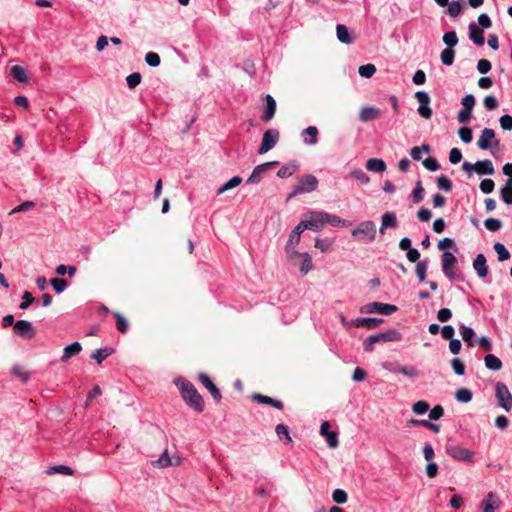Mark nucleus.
<instances>
[{
	"mask_svg": "<svg viewBox=\"0 0 512 512\" xmlns=\"http://www.w3.org/2000/svg\"><path fill=\"white\" fill-rule=\"evenodd\" d=\"M175 384L178 386L183 400L190 408L198 413L204 411V399L190 381L178 379L175 381Z\"/></svg>",
	"mask_w": 512,
	"mask_h": 512,
	"instance_id": "obj_1",
	"label": "nucleus"
},
{
	"mask_svg": "<svg viewBox=\"0 0 512 512\" xmlns=\"http://www.w3.org/2000/svg\"><path fill=\"white\" fill-rule=\"evenodd\" d=\"M402 338V334L398 330L390 329L367 337L363 342V349L365 352H372L376 343L398 342Z\"/></svg>",
	"mask_w": 512,
	"mask_h": 512,
	"instance_id": "obj_2",
	"label": "nucleus"
},
{
	"mask_svg": "<svg viewBox=\"0 0 512 512\" xmlns=\"http://www.w3.org/2000/svg\"><path fill=\"white\" fill-rule=\"evenodd\" d=\"M317 187L318 179L312 174H305L298 179L297 184L294 185L292 191L289 193L287 200L300 194L313 192Z\"/></svg>",
	"mask_w": 512,
	"mask_h": 512,
	"instance_id": "obj_3",
	"label": "nucleus"
},
{
	"mask_svg": "<svg viewBox=\"0 0 512 512\" xmlns=\"http://www.w3.org/2000/svg\"><path fill=\"white\" fill-rule=\"evenodd\" d=\"M351 234L360 241L372 242L376 237V225L370 220L363 221L352 230Z\"/></svg>",
	"mask_w": 512,
	"mask_h": 512,
	"instance_id": "obj_4",
	"label": "nucleus"
},
{
	"mask_svg": "<svg viewBox=\"0 0 512 512\" xmlns=\"http://www.w3.org/2000/svg\"><path fill=\"white\" fill-rule=\"evenodd\" d=\"M307 219L299 222L300 227L305 230H312L314 232L321 231L324 224L323 211H311L305 215Z\"/></svg>",
	"mask_w": 512,
	"mask_h": 512,
	"instance_id": "obj_5",
	"label": "nucleus"
},
{
	"mask_svg": "<svg viewBox=\"0 0 512 512\" xmlns=\"http://www.w3.org/2000/svg\"><path fill=\"white\" fill-rule=\"evenodd\" d=\"M495 397L498 406L503 408L506 412L512 410V394L505 383L497 382L495 384Z\"/></svg>",
	"mask_w": 512,
	"mask_h": 512,
	"instance_id": "obj_6",
	"label": "nucleus"
},
{
	"mask_svg": "<svg viewBox=\"0 0 512 512\" xmlns=\"http://www.w3.org/2000/svg\"><path fill=\"white\" fill-rule=\"evenodd\" d=\"M397 310V306L382 302H371L360 308V312L364 314L379 313L382 315H391Z\"/></svg>",
	"mask_w": 512,
	"mask_h": 512,
	"instance_id": "obj_7",
	"label": "nucleus"
},
{
	"mask_svg": "<svg viewBox=\"0 0 512 512\" xmlns=\"http://www.w3.org/2000/svg\"><path fill=\"white\" fill-rule=\"evenodd\" d=\"M446 453L457 461L471 463L474 460V452L459 445H447Z\"/></svg>",
	"mask_w": 512,
	"mask_h": 512,
	"instance_id": "obj_8",
	"label": "nucleus"
},
{
	"mask_svg": "<svg viewBox=\"0 0 512 512\" xmlns=\"http://www.w3.org/2000/svg\"><path fill=\"white\" fill-rule=\"evenodd\" d=\"M457 263L456 256L449 252L444 251L441 255V265L442 271L444 275L451 281L457 279L456 273L454 271V266Z\"/></svg>",
	"mask_w": 512,
	"mask_h": 512,
	"instance_id": "obj_9",
	"label": "nucleus"
},
{
	"mask_svg": "<svg viewBox=\"0 0 512 512\" xmlns=\"http://www.w3.org/2000/svg\"><path fill=\"white\" fill-rule=\"evenodd\" d=\"M279 140V131L276 129H268L264 132L261 145L258 149L259 154H265L277 144Z\"/></svg>",
	"mask_w": 512,
	"mask_h": 512,
	"instance_id": "obj_10",
	"label": "nucleus"
},
{
	"mask_svg": "<svg viewBox=\"0 0 512 512\" xmlns=\"http://www.w3.org/2000/svg\"><path fill=\"white\" fill-rule=\"evenodd\" d=\"M500 141L495 139V132L491 128H484L481 132V135L477 141V146L481 150H488L492 146L499 147Z\"/></svg>",
	"mask_w": 512,
	"mask_h": 512,
	"instance_id": "obj_11",
	"label": "nucleus"
},
{
	"mask_svg": "<svg viewBox=\"0 0 512 512\" xmlns=\"http://www.w3.org/2000/svg\"><path fill=\"white\" fill-rule=\"evenodd\" d=\"M13 331L16 335L24 339H32L36 335V330L32 323L27 320H18L14 324Z\"/></svg>",
	"mask_w": 512,
	"mask_h": 512,
	"instance_id": "obj_12",
	"label": "nucleus"
},
{
	"mask_svg": "<svg viewBox=\"0 0 512 512\" xmlns=\"http://www.w3.org/2000/svg\"><path fill=\"white\" fill-rule=\"evenodd\" d=\"M278 164H279L278 161H271V162H266V163L257 165L253 169V171L250 174V176L247 178L246 183L247 184H257V183H259L261 181V179H262L263 174L266 173L272 166H276Z\"/></svg>",
	"mask_w": 512,
	"mask_h": 512,
	"instance_id": "obj_13",
	"label": "nucleus"
},
{
	"mask_svg": "<svg viewBox=\"0 0 512 512\" xmlns=\"http://www.w3.org/2000/svg\"><path fill=\"white\" fill-rule=\"evenodd\" d=\"M501 505L499 496L493 492L488 493L481 501L482 512H495Z\"/></svg>",
	"mask_w": 512,
	"mask_h": 512,
	"instance_id": "obj_14",
	"label": "nucleus"
},
{
	"mask_svg": "<svg viewBox=\"0 0 512 512\" xmlns=\"http://www.w3.org/2000/svg\"><path fill=\"white\" fill-rule=\"evenodd\" d=\"M330 424L324 421L320 426V434L326 438L327 445L330 448H336L339 445L338 435L334 431H330Z\"/></svg>",
	"mask_w": 512,
	"mask_h": 512,
	"instance_id": "obj_15",
	"label": "nucleus"
},
{
	"mask_svg": "<svg viewBox=\"0 0 512 512\" xmlns=\"http://www.w3.org/2000/svg\"><path fill=\"white\" fill-rule=\"evenodd\" d=\"M472 265L479 278H485L488 275L487 260L483 253L476 255Z\"/></svg>",
	"mask_w": 512,
	"mask_h": 512,
	"instance_id": "obj_16",
	"label": "nucleus"
},
{
	"mask_svg": "<svg viewBox=\"0 0 512 512\" xmlns=\"http://www.w3.org/2000/svg\"><path fill=\"white\" fill-rule=\"evenodd\" d=\"M199 381L205 386V388L210 392L211 396L214 398L216 402H219L222 398L220 390L213 383V381L209 378L208 375L201 373L199 375Z\"/></svg>",
	"mask_w": 512,
	"mask_h": 512,
	"instance_id": "obj_17",
	"label": "nucleus"
},
{
	"mask_svg": "<svg viewBox=\"0 0 512 512\" xmlns=\"http://www.w3.org/2000/svg\"><path fill=\"white\" fill-rule=\"evenodd\" d=\"M469 38L477 46H483L485 43L484 32L476 23L472 22L468 26Z\"/></svg>",
	"mask_w": 512,
	"mask_h": 512,
	"instance_id": "obj_18",
	"label": "nucleus"
},
{
	"mask_svg": "<svg viewBox=\"0 0 512 512\" xmlns=\"http://www.w3.org/2000/svg\"><path fill=\"white\" fill-rule=\"evenodd\" d=\"M383 322L384 320L382 318H356L351 321V324L354 327H364L372 330L377 328Z\"/></svg>",
	"mask_w": 512,
	"mask_h": 512,
	"instance_id": "obj_19",
	"label": "nucleus"
},
{
	"mask_svg": "<svg viewBox=\"0 0 512 512\" xmlns=\"http://www.w3.org/2000/svg\"><path fill=\"white\" fill-rule=\"evenodd\" d=\"M252 399L254 401H256L257 403H260V404H265V405H270L276 409H283L284 407V404L282 401L280 400H277V399H273L269 396H266V395H262L260 393H255L252 395Z\"/></svg>",
	"mask_w": 512,
	"mask_h": 512,
	"instance_id": "obj_20",
	"label": "nucleus"
},
{
	"mask_svg": "<svg viewBox=\"0 0 512 512\" xmlns=\"http://www.w3.org/2000/svg\"><path fill=\"white\" fill-rule=\"evenodd\" d=\"M265 102H266V107H265V111L262 115V120L264 122H269L275 115L276 101L270 94H267L265 96Z\"/></svg>",
	"mask_w": 512,
	"mask_h": 512,
	"instance_id": "obj_21",
	"label": "nucleus"
},
{
	"mask_svg": "<svg viewBox=\"0 0 512 512\" xmlns=\"http://www.w3.org/2000/svg\"><path fill=\"white\" fill-rule=\"evenodd\" d=\"M318 129L315 126H309L301 132L303 142L306 145H315L318 142Z\"/></svg>",
	"mask_w": 512,
	"mask_h": 512,
	"instance_id": "obj_22",
	"label": "nucleus"
},
{
	"mask_svg": "<svg viewBox=\"0 0 512 512\" xmlns=\"http://www.w3.org/2000/svg\"><path fill=\"white\" fill-rule=\"evenodd\" d=\"M81 350L82 346L77 341L67 345L63 350L61 362H67L71 357L78 355L81 352Z\"/></svg>",
	"mask_w": 512,
	"mask_h": 512,
	"instance_id": "obj_23",
	"label": "nucleus"
},
{
	"mask_svg": "<svg viewBox=\"0 0 512 512\" xmlns=\"http://www.w3.org/2000/svg\"><path fill=\"white\" fill-rule=\"evenodd\" d=\"M299 169V163L296 160H292L283 165L277 172V176L280 178H288L292 176Z\"/></svg>",
	"mask_w": 512,
	"mask_h": 512,
	"instance_id": "obj_24",
	"label": "nucleus"
},
{
	"mask_svg": "<svg viewBox=\"0 0 512 512\" xmlns=\"http://www.w3.org/2000/svg\"><path fill=\"white\" fill-rule=\"evenodd\" d=\"M475 172L478 175H492V174H494L495 170H494V166H493L491 160L486 159V160L476 162Z\"/></svg>",
	"mask_w": 512,
	"mask_h": 512,
	"instance_id": "obj_25",
	"label": "nucleus"
},
{
	"mask_svg": "<svg viewBox=\"0 0 512 512\" xmlns=\"http://www.w3.org/2000/svg\"><path fill=\"white\" fill-rule=\"evenodd\" d=\"M380 115L379 109L375 107H364L361 109L359 114V120L361 122H368L377 118Z\"/></svg>",
	"mask_w": 512,
	"mask_h": 512,
	"instance_id": "obj_26",
	"label": "nucleus"
},
{
	"mask_svg": "<svg viewBox=\"0 0 512 512\" xmlns=\"http://www.w3.org/2000/svg\"><path fill=\"white\" fill-rule=\"evenodd\" d=\"M366 169L371 172L381 173L386 170V164L382 159L371 158L366 162Z\"/></svg>",
	"mask_w": 512,
	"mask_h": 512,
	"instance_id": "obj_27",
	"label": "nucleus"
},
{
	"mask_svg": "<svg viewBox=\"0 0 512 512\" xmlns=\"http://www.w3.org/2000/svg\"><path fill=\"white\" fill-rule=\"evenodd\" d=\"M337 38L341 43L351 44L353 37L350 35L348 28L343 24H337L336 26Z\"/></svg>",
	"mask_w": 512,
	"mask_h": 512,
	"instance_id": "obj_28",
	"label": "nucleus"
},
{
	"mask_svg": "<svg viewBox=\"0 0 512 512\" xmlns=\"http://www.w3.org/2000/svg\"><path fill=\"white\" fill-rule=\"evenodd\" d=\"M484 363L486 368L492 371H499L502 368V361L494 354H487Z\"/></svg>",
	"mask_w": 512,
	"mask_h": 512,
	"instance_id": "obj_29",
	"label": "nucleus"
},
{
	"mask_svg": "<svg viewBox=\"0 0 512 512\" xmlns=\"http://www.w3.org/2000/svg\"><path fill=\"white\" fill-rule=\"evenodd\" d=\"M409 426H422V428H427L434 433H438L440 431V426L438 424L432 423L428 420H418L411 419L408 421Z\"/></svg>",
	"mask_w": 512,
	"mask_h": 512,
	"instance_id": "obj_30",
	"label": "nucleus"
},
{
	"mask_svg": "<svg viewBox=\"0 0 512 512\" xmlns=\"http://www.w3.org/2000/svg\"><path fill=\"white\" fill-rule=\"evenodd\" d=\"M500 196L504 203L507 205L512 204V178H509L504 187L500 190Z\"/></svg>",
	"mask_w": 512,
	"mask_h": 512,
	"instance_id": "obj_31",
	"label": "nucleus"
},
{
	"mask_svg": "<svg viewBox=\"0 0 512 512\" xmlns=\"http://www.w3.org/2000/svg\"><path fill=\"white\" fill-rule=\"evenodd\" d=\"M460 334L462 336V339L464 342H466L469 346H474L475 341L473 340V337L475 335L474 329L466 326L464 324L460 325Z\"/></svg>",
	"mask_w": 512,
	"mask_h": 512,
	"instance_id": "obj_32",
	"label": "nucleus"
},
{
	"mask_svg": "<svg viewBox=\"0 0 512 512\" xmlns=\"http://www.w3.org/2000/svg\"><path fill=\"white\" fill-rule=\"evenodd\" d=\"M303 232L304 230L300 227V224L298 223L290 232L286 246H296L300 242L301 234Z\"/></svg>",
	"mask_w": 512,
	"mask_h": 512,
	"instance_id": "obj_33",
	"label": "nucleus"
},
{
	"mask_svg": "<svg viewBox=\"0 0 512 512\" xmlns=\"http://www.w3.org/2000/svg\"><path fill=\"white\" fill-rule=\"evenodd\" d=\"M428 264H429L428 259L418 261L416 264L415 273L420 282H424L426 280Z\"/></svg>",
	"mask_w": 512,
	"mask_h": 512,
	"instance_id": "obj_34",
	"label": "nucleus"
},
{
	"mask_svg": "<svg viewBox=\"0 0 512 512\" xmlns=\"http://www.w3.org/2000/svg\"><path fill=\"white\" fill-rule=\"evenodd\" d=\"M11 76L18 82L25 83L27 81L26 70L20 65H14L10 69Z\"/></svg>",
	"mask_w": 512,
	"mask_h": 512,
	"instance_id": "obj_35",
	"label": "nucleus"
},
{
	"mask_svg": "<svg viewBox=\"0 0 512 512\" xmlns=\"http://www.w3.org/2000/svg\"><path fill=\"white\" fill-rule=\"evenodd\" d=\"M413 203L418 204L424 199V188L422 186V182L418 180L415 184V187L410 195Z\"/></svg>",
	"mask_w": 512,
	"mask_h": 512,
	"instance_id": "obj_36",
	"label": "nucleus"
},
{
	"mask_svg": "<svg viewBox=\"0 0 512 512\" xmlns=\"http://www.w3.org/2000/svg\"><path fill=\"white\" fill-rule=\"evenodd\" d=\"M113 352V349L105 347L99 348L92 352L91 358L95 359L99 364H101L108 356H110Z\"/></svg>",
	"mask_w": 512,
	"mask_h": 512,
	"instance_id": "obj_37",
	"label": "nucleus"
},
{
	"mask_svg": "<svg viewBox=\"0 0 512 512\" xmlns=\"http://www.w3.org/2000/svg\"><path fill=\"white\" fill-rule=\"evenodd\" d=\"M242 183V178L240 176H234L229 179L226 183H224L221 187H219L217 191V195H220L230 189H233Z\"/></svg>",
	"mask_w": 512,
	"mask_h": 512,
	"instance_id": "obj_38",
	"label": "nucleus"
},
{
	"mask_svg": "<svg viewBox=\"0 0 512 512\" xmlns=\"http://www.w3.org/2000/svg\"><path fill=\"white\" fill-rule=\"evenodd\" d=\"M301 258L302 263L300 266V272L302 275H306L308 274L309 271L313 269L312 258L307 252L302 253Z\"/></svg>",
	"mask_w": 512,
	"mask_h": 512,
	"instance_id": "obj_39",
	"label": "nucleus"
},
{
	"mask_svg": "<svg viewBox=\"0 0 512 512\" xmlns=\"http://www.w3.org/2000/svg\"><path fill=\"white\" fill-rule=\"evenodd\" d=\"M498 256V261L503 262L510 258V252L506 249L504 244L496 242L493 246Z\"/></svg>",
	"mask_w": 512,
	"mask_h": 512,
	"instance_id": "obj_40",
	"label": "nucleus"
},
{
	"mask_svg": "<svg viewBox=\"0 0 512 512\" xmlns=\"http://www.w3.org/2000/svg\"><path fill=\"white\" fill-rule=\"evenodd\" d=\"M442 40L447 48H453L458 44V36L455 31H448L444 33Z\"/></svg>",
	"mask_w": 512,
	"mask_h": 512,
	"instance_id": "obj_41",
	"label": "nucleus"
},
{
	"mask_svg": "<svg viewBox=\"0 0 512 512\" xmlns=\"http://www.w3.org/2000/svg\"><path fill=\"white\" fill-rule=\"evenodd\" d=\"M455 51L453 48H445L440 55L441 62L445 66H451L454 63Z\"/></svg>",
	"mask_w": 512,
	"mask_h": 512,
	"instance_id": "obj_42",
	"label": "nucleus"
},
{
	"mask_svg": "<svg viewBox=\"0 0 512 512\" xmlns=\"http://www.w3.org/2000/svg\"><path fill=\"white\" fill-rule=\"evenodd\" d=\"M472 392L468 388H460L455 393V398L460 403H468L472 400Z\"/></svg>",
	"mask_w": 512,
	"mask_h": 512,
	"instance_id": "obj_43",
	"label": "nucleus"
},
{
	"mask_svg": "<svg viewBox=\"0 0 512 512\" xmlns=\"http://www.w3.org/2000/svg\"><path fill=\"white\" fill-rule=\"evenodd\" d=\"M349 176L354 180L358 181L359 183H361L362 185H366L370 181L369 176L361 169L352 170L349 173Z\"/></svg>",
	"mask_w": 512,
	"mask_h": 512,
	"instance_id": "obj_44",
	"label": "nucleus"
},
{
	"mask_svg": "<svg viewBox=\"0 0 512 512\" xmlns=\"http://www.w3.org/2000/svg\"><path fill=\"white\" fill-rule=\"evenodd\" d=\"M324 224H330L332 226H344L345 220L337 215H332L323 211Z\"/></svg>",
	"mask_w": 512,
	"mask_h": 512,
	"instance_id": "obj_45",
	"label": "nucleus"
},
{
	"mask_svg": "<svg viewBox=\"0 0 512 512\" xmlns=\"http://www.w3.org/2000/svg\"><path fill=\"white\" fill-rule=\"evenodd\" d=\"M382 223L384 227L395 228L398 225L395 213L386 212L382 215Z\"/></svg>",
	"mask_w": 512,
	"mask_h": 512,
	"instance_id": "obj_46",
	"label": "nucleus"
},
{
	"mask_svg": "<svg viewBox=\"0 0 512 512\" xmlns=\"http://www.w3.org/2000/svg\"><path fill=\"white\" fill-rule=\"evenodd\" d=\"M275 432L280 440L285 439L287 442H292L290 437L289 427L285 424H278L275 428Z\"/></svg>",
	"mask_w": 512,
	"mask_h": 512,
	"instance_id": "obj_47",
	"label": "nucleus"
},
{
	"mask_svg": "<svg viewBox=\"0 0 512 512\" xmlns=\"http://www.w3.org/2000/svg\"><path fill=\"white\" fill-rule=\"evenodd\" d=\"M447 6H448L447 13L451 17L454 18V17H457L461 13V11L464 7V3L460 2V1H452Z\"/></svg>",
	"mask_w": 512,
	"mask_h": 512,
	"instance_id": "obj_48",
	"label": "nucleus"
},
{
	"mask_svg": "<svg viewBox=\"0 0 512 512\" xmlns=\"http://www.w3.org/2000/svg\"><path fill=\"white\" fill-rule=\"evenodd\" d=\"M54 473H59V474H63V475H73V470L71 467L66 466V465H55V466L50 467L47 470V474H49V475L54 474Z\"/></svg>",
	"mask_w": 512,
	"mask_h": 512,
	"instance_id": "obj_49",
	"label": "nucleus"
},
{
	"mask_svg": "<svg viewBox=\"0 0 512 512\" xmlns=\"http://www.w3.org/2000/svg\"><path fill=\"white\" fill-rule=\"evenodd\" d=\"M458 135L465 144L470 143L473 139L472 129L467 126L460 127L458 130Z\"/></svg>",
	"mask_w": 512,
	"mask_h": 512,
	"instance_id": "obj_50",
	"label": "nucleus"
},
{
	"mask_svg": "<svg viewBox=\"0 0 512 512\" xmlns=\"http://www.w3.org/2000/svg\"><path fill=\"white\" fill-rule=\"evenodd\" d=\"M50 284L52 285L53 289L55 290V292L57 294L62 293L66 289V287L68 285V283H67V281L65 279L57 278V277L56 278H52L50 280Z\"/></svg>",
	"mask_w": 512,
	"mask_h": 512,
	"instance_id": "obj_51",
	"label": "nucleus"
},
{
	"mask_svg": "<svg viewBox=\"0 0 512 512\" xmlns=\"http://www.w3.org/2000/svg\"><path fill=\"white\" fill-rule=\"evenodd\" d=\"M358 72L361 77L371 78L376 72V67L374 64H365L359 67Z\"/></svg>",
	"mask_w": 512,
	"mask_h": 512,
	"instance_id": "obj_52",
	"label": "nucleus"
},
{
	"mask_svg": "<svg viewBox=\"0 0 512 512\" xmlns=\"http://www.w3.org/2000/svg\"><path fill=\"white\" fill-rule=\"evenodd\" d=\"M437 186H438L439 189H441V190H443L445 192H449V191L452 190V182L445 175H440L437 178Z\"/></svg>",
	"mask_w": 512,
	"mask_h": 512,
	"instance_id": "obj_53",
	"label": "nucleus"
},
{
	"mask_svg": "<svg viewBox=\"0 0 512 512\" xmlns=\"http://www.w3.org/2000/svg\"><path fill=\"white\" fill-rule=\"evenodd\" d=\"M332 499L337 504H344L347 502L348 495L343 489H335L332 493Z\"/></svg>",
	"mask_w": 512,
	"mask_h": 512,
	"instance_id": "obj_54",
	"label": "nucleus"
},
{
	"mask_svg": "<svg viewBox=\"0 0 512 512\" xmlns=\"http://www.w3.org/2000/svg\"><path fill=\"white\" fill-rule=\"evenodd\" d=\"M429 410L428 402L424 400L417 401L412 406V411L417 415H423Z\"/></svg>",
	"mask_w": 512,
	"mask_h": 512,
	"instance_id": "obj_55",
	"label": "nucleus"
},
{
	"mask_svg": "<svg viewBox=\"0 0 512 512\" xmlns=\"http://www.w3.org/2000/svg\"><path fill=\"white\" fill-rule=\"evenodd\" d=\"M142 76L138 72L131 73L126 77L127 86L130 89H134L137 87L141 82Z\"/></svg>",
	"mask_w": 512,
	"mask_h": 512,
	"instance_id": "obj_56",
	"label": "nucleus"
},
{
	"mask_svg": "<svg viewBox=\"0 0 512 512\" xmlns=\"http://www.w3.org/2000/svg\"><path fill=\"white\" fill-rule=\"evenodd\" d=\"M116 319V327L121 333H125L128 330L127 320L118 312L113 313Z\"/></svg>",
	"mask_w": 512,
	"mask_h": 512,
	"instance_id": "obj_57",
	"label": "nucleus"
},
{
	"mask_svg": "<svg viewBox=\"0 0 512 512\" xmlns=\"http://www.w3.org/2000/svg\"><path fill=\"white\" fill-rule=\"evenodd\" d=\"M484 226L487 230L495 232L501 228L502 222L497 218H488L484 221Z\"/></svg>",
	"mask_w": 512,
	"mask_h": 512,
	"instance_id": "obj_58",
	"label": "nucleus"
},
{
	"mask_svg": "<svg viewBox=\"0 0 512 512\" xmlns=\"http://www.w3.org/2000/svg\"><path fill=\"white\" fill-rule=\"evenodd\" d=\"M332 243H333V241L328 238H326V239L316 238L315 239V247L317 249H319L321 252H327L331 248Z\"/></svg>",
	"mask_w": 512,
	"mask_h": 512,
	"instance_id": "obj_59",
	"label": "nucleus"
},
{
	"mask_svg": "<svg viewBox=\"0 0 512 512\" xmlns=\"http://www.w3.org/2000/svg\"><path fill=\"white\" fill-rule=\"evenodd\" d=\"M173 463H172V460L167 452V450H165L162 455L154 462V465H157L158 467H168V466H171Z\"/></svg>",
	"mask_w": 512,
	"mask_h": 512,
	"instance_id": "obj_60",
	"label": "nucleus"
},
{
	"mask_svg": "<svg viewBox=\"0 0 512 512\" xmlns=\"http://www.w3.org/2000/svg\"><path fill=\"white\" fill-rule=\"evenodd\" d=\"M145 61L151 67H157L160 65L161 59L158 53L148 52L145 55Z\"/></svg>",
	"mask_w": 512,
	"mask_h": 512,
	"instance_id": "obj_61",
	"label": "nucleus"
},
{
	"mask_svg": "<svg viewBox=\"0 0 512 512\" xmlns=\"http://www.w3.org/2000/svg\"><path fill=\"white\" fill-rule=\"evenodd\" d=\"M451 366L456 375L462 376L465 374V365L459 358H453L451 360Z\"/></svg>",
	"mask_w": 512,
	"mask_h": 512,
	"instance_id": "obj_62",
	"label": "nucleus"
},
{
	"mask_svg": "<svg viewBox=\"0 0 512 512\" xmlns=\"http://www.w3.org/2000/svg\"><path fill=\"white\" fill-rule=\"evenodd\" d=\"M423 166L431 171L435 172L440 169V164L438 163L437 159L434 157H428L423 161Z\"/></svg>",
	"mask_w": 512,
	"mask_h": 512,
	"instance_id": "obj_63",
	"label": "nucleus"
},
{
	"mask_svg": "<svg viewBox=\"0 0 512 512\" xmlns=\"http://www.w3.org/2000/svg\"><path fill=\"white\" fill-rule=\"evenodd\" d=\"M499 122H500V126L503 130H508V131L512 130V116L511 115L505 114V115L501 116L499 119Z\"/></svg>",
	"mask_w": 512,
	"mask_h": 512,
	"instance_id": "obj_64",
	"label": "nucleus"
}]
</instances>
